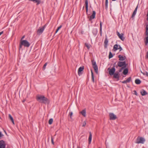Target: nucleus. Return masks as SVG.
Returning a JSON list of instances; mask_svg holds the SVG:
<instances>
[{
    "label": "nucleus",
    "instance_id": "23",
    "mask_svg": "<svg viewBox=\"0 0 148 148\" xmlns=\"http://www.w3.org/2000/svg\"><path fill=\"white\" fill-rule=\"evenodd\" d=\"M141 82L140 80L139 79H136L135 80V83L137 84H140Z\"/></svg>",
    "mask_w": 148,
    "mask_h": 148
},
{
    "label": "nucleus",
    "instance_id": "52",
    "mask_svg": "<svg viewBox=\"0 0 148 148\" xmlns=\"http://www.w3.org/2000/svg\"><path fill=\"white\" fill-rule=\"evenodd\" d=\"M4 132H5V133L6 134V132L5 131V130H4Z\"/></svg>",
    "mask_w": 148,
    "mask_h": 148
},
{
    "label": "nucleus",
    "instance_id": "20",
    "mask_svg": "<svg viewBox=\"0 0 148 148\" xmlns=\"http://www.w3.org/2000/svg\"><path fill=\"white\" fill-rule=\"evenodd\" d=\"M113 75H114V78L119 79V75L118 73L116 72L114 73Z\"/></svg>",
    "mask_w": 148,
    "mask_h": 148
},
{
    "label": "nucleus",
    "instance_id": "5",
    "mask_svg": "<svg viewBox=\"0 0 148 148\" xmlns=\"http://www.w3.org/2000/svg\"><path fill=\"white\" fill-rule=\"evenodd\" d=\"M145 141V139L141 137H138L137 139L136 143L137 144H143Z\"/></svg>",
    "mask_w": 148,
    "mask_h": 148
},
{
    "label": "nucleus",
    "instance_id": "37",
    "mask_svg": "<svg viewBox=\"0 0 148 148\" xmlns=\"http://www.w3.org/2000/svg\"><path fill=\"white\" fill-rule=\"evenodd\" d=\"M51 143H52V144L53 145H54V142H53V138L52 137H51Z\"/></svg>",
    "mask_w": 148,
    "mask_h": 148
},
{
    "label": "nucleus",
    "instance_id": "4",
    "mask_svg": "<svg viewBox=\"0 0 148 148\" xmlns=\"http://www.w3.org/2000/svg\"><path fill=\"white\" fill-rule=\"evenodd\" d=\"M92 64L93 66L95 71L96 73H98V67L96 64V62L94 60H92Z\"/></svg>",
    "mask_w": 148,
    "mask_h": 148
},
{
    "label": "nucleus",
    "instance_id": "40",
    "mask_svg": "<svg viewBox=\"0 0 148 148\" xmlns=\"http://www.w3.org/2000/svg\"><path fill=\"white\" fill-rule=\"evenodd\" d=\"M122 83H123L125 84V83H128V82H127V80H125V81H124L122 82Z\"/></svg>",
    "mask_w": 148,
    "mask_h": 148
},
{
    "label": "nucleus",
    "instance_id": "50",
    "mask_svg": "<svg viewBox=\"0 0 148 148\" xmlns=\"http://www.w3.org/2000/svg\"><path fill=\"white\" fill-rule=\"evenodd\" d=\"M77 148H81L80 147H79V146H77Z\"/></svg>",
    "mask_w": 148,
    "mask_h": 148
},
{
    "label": "nucleus",
    "instance_id": "15",
    "mask_svg": "<svg viewBox=\"0 0 148 148\" xmlns=\"http://www.w3.org/2000/svg\"><path fill=\"white\" fill-rule=\"evenodd\" d=\"M118 57L119 58V60L120 61L124 60L126 58V57L125 56H123L121 55H119L118 56Z\"/></svg>",
    "mask_w": 148,
    "mask_h": 148
},
{
    "label": "nucleus",
    "instance_id": "35",
    "mask_svg": "<svg viewBox=\"0 0 148 148\" xmlns=\"http://www.w3.org/2000/svg\"><path fill=\"white\" fill-rule=\"evenodd\" d=\"M86 124V121H84L82 124V126L83 127H85Z\"/></svg>",
    "mask_w": 148,
    "mask_h": 148
},
{
    "label": "nucleus",
    "instance_id": "56",
    "mask_svg": "<svg viewBox=\"0 0 148 148\" xmlns=\"http://www.w3.org/2000/svg\"><path fill=\"white\" fill-rule=\"evenodd\" d=\"M105 144H106V143H105Z\"/></svg>",
    "mask_w": 148,
    "mask_h": 148
},
{
    "label": "nucleus",
    "instance_id": "12",
    "mask_svg": "<svg viewBox=\"0 0 148 148\" xmlns=\"http://www.w3.org/2000/svg\"><path fill=\"white\" fill-rule=\"evenodd\" d=\"M108 42V40L107 39V35H106L105 40L104 42V47H105V48H107Z\"/></svg>",
    "mask_w": 148,
    "mask_h": 148
},
{
    "label": "nucleus",
    "instance_id": "17",
    "mask_svg": "<svg viewBox=\"0 0 148 148\" xmlns=\"http://www.w3.org/2000/svg\"><path fill=\"white\" fill-rule=\"evenodd\" d=\"M92 135L90 132H89V136L88 138V143L89 144H90L92 140Z\"/></svg>",
    "mask_w": 148,
    "mask_h": 148
},
{
    "label": "nucleus",
    "instance_id": "48",
    "mask_svg": "<svg viewBox=\"0 0 148 148\" xmlns=\"http://www.w3.org/2000/svg\"><path fill=\"white\" fill-rule=\"evenodd\" d=\"M11 121L12 122V123H13V124L14 125V120H13V121Z\"/></svg>",
    "mask_w": 148,
    "mask_h": 148
},
{
    "label": "nucleus",
    "instance_id": "2",
    "mask_svg": "<svg viewBox=\"0 0 148 148\" xmlns=\"http://www.w3.org/2000/svg\"><path fill=\"white\" fill-rule=\"evenodd\" d=\"M30 45L29 43L27 40H21L20 44L19 49L21 48L22 45H23L25 47H29Z\"/></svg>",
    "mask_w": 148,
    "mask_h": 148
},
{
    "label": "nucleus",
    "instance_id": "28",
    "mask_svg": "<svg viewBox=\"0 0 148 148\" xmlns=\"http://www.w3.org/2000/svg\"><path fill=\"white\" fill-rule=\"evenodd\" d=\"M53 122V119H50L49 121V123L50 125L52 124Z\"/></svg>",
    "mask_w": 148,
    "mask_h": 148
},
{
    "label": "nucleus",
    "instance_id": "33",
    "mask_svg": "<svg viewBox=\"0 0 148 148\" xmlns=\"http://www.w3.org/2000/svg\"><path fill=\"white\" fill-rule=\"evenodd\" d=\"M136 12H135V11H134L133 14H132V17H134L135 15V14H136Z\"/></svg>",
    "mask_w": 148,
    "mask_h": 148
},
{
    "label": "nucleus",
    "instance_id": "22",
    "mask_svg": "<svg viewBox=\"0 0 148 148\" xmlns=\"http://www.w3.org/2000/svg\"><path fill=\"white\" fill-rule=\"evenodd\" d=\"M141 94L143 96L147 94V92L145 90H143L141 92Z\"/></svg>",
    "mask_w": 148,
    "mask_h": 148
},
{
    "label": "nucleus",
    "instance_id": "27",
    "mask_svg": "<svg viewBox=\"0 0 148 148\" xmlns=\"http://www.w3.org/2000/svg\"><path fill=\"white\" fill-rule=\"evenodd\" d=\"M73 114V113L72 112H70L69 113V115L70 116L71 119H72V116Z\"/></svg>",
    "mask_w": 148,
    "mask_h": 148
},
{
    "label": "nucleus",
    "instance_id": "53",
    "mask_svg": "<svg viewBox=\"0 0 148 148\" xmlns=\"http://www.w3.org/2000/svg\"><path fill=\"white\" fill-rule=\"evenodd\" d=\"M25 101V100H24L23 101H23V102H24Z\"/></svg>",
    "mask_w": 148,
    "mask_h": 148
},
{
    "label": "nucleus",
    "instance_id": "34",
    "mask_svg": "<svg viewBox=\"0 0 148 148\" xmlns=\"http://www.w3.org/2000/svg\"><path fill=\"white\" fill-rule=\"evenodd\" d=\"M47 65V63H46L43 66V69L44 70H45V69L46 66Z\"/></svg>",
    "mask_w": 148,
    "mask_h": 148
},
{
    "label": "nucleus",
    "instance_id": "25",
    "mask_svg": "<svg viewBox=\"0 0 148 148\" xmlns=\"http://www.w3.org/2000/svg\"><path fill=\"white\" fill-rule=\"evenodd\" d=\"M91 76H92V80L93 82H94L95 80H94V75H93V73L92 71V70H91Z\"/></svg>",
    "mask_w": 148,
    "mask_h": 148
},
{
    "label": "nucleus",
    "instance_id": "54",
    "mask_svg": "<svg viewBox=\"0 0 148 148\" xmlns=\"http://www.w3.org/2000/svg\"><path fill=\"white\" fill-rule=\"evenodd\" d=\"M112 1H115L116 0H112Z\"/></svg>",
    "mask_w": 148,
    "mask_h": 148
},
{
    "label": "nucleus",
    "instance_id": "55",
    "mask_svg": "<svg viewBox=\"0 0 148 148\" xmlns=\"http://www.w3.org/2000/svg\"><path fill=\"white\" fill-rule=\"evenodd\" d=\"M121 70H120L119 71V72H121Z\"/></svg>",
    "mask_w": 148,
    "mask_h": 148
},
{
    "label": "nucleus",
    "instance_id": "49",
    "mask_svg": "<svg viewBox=\"0 0 148 148\" xmlns=\"http://www.w3.org/2000/svg\"><path fill=\"white\" fill-rule=\"evenodd\" d=\"M24 37H25V36H23L22 37V38H21V40H22L23 39V38H24Z\"/></svg>",
    "mask_w": 148,
    "mask_h": 148
},
{
    "label": "nucleus",
    "instance_id": "30",
    "mask_svg": "<svg viewBox=\"0 0 148 148\" xmlns=\"http://www.w3.org/2000/svg\"><path fill=\"white\" fill-rule=\"evenodd\" d=\"M113 57V55L112 53L110 52L109 53V58H110Z\"/></svg>",
    "mask_w": 148,
    "mask_h": 148
},
{
    "label": "nucleus",
    "instance_id": "43",
    "mask_svg": "<svg viewBox=\"0 0 148 148\" xmlns=\"http://www.w3.org/2000/svg\"><path fill=\"white\" fill-rule=\"evenodd\" d=\"M62 27V26L61 25L59 27H58L57 28L59 30Z\"/></svg>",
    "mask_w": 148,
    "mask_h": 148
},
{
    "label": "nucleus",
    "instance_id": "51",
    "mask_svg": "<svg viewBox=\"0 0 148 148\" xmlns=\"http://www.w3.org/2000/svg\"><path fill=\"white\" fill-rule=\"evenodd\" d=\"M101 32V33H100V35L101 36V34H101V32Z\"/></svg>",
    "mask_w": 148,
    "mask_h": 148
},
{
    "label": "nucleus",
    "instance_id": "32",
    "mask_svg": "<svg viewBox=\"0 0 148 148\" xmlns=\"http://www.w3.org/2000/svg\"><path fill=\"white\" fill-rule=\"evenodd\" d=\"M100 31L101 32L102 31V22H100Z\"/></svg>",
    "mask_w": 148,
    "mask_h": 148
},
{
    "label": "nucleus",
    "instance_id": "38",
    "mask_svg": "<svg viewBox=\"0 0 148 148\" xmlns=\"http://www.w3.org/2000/svg\"><path fill=\"white\" fill-rule=\"evenodd\" d=\"M118 49H119V51H121L122 50V48L120 45H119V48Z\"/></svg>",
    "mask_w": 148,
    "mask_h": 148
},
{
    "label": "nucleus",
    "instance_id": "47",
    "mask_svg": "<svg viewBox=\"0 0 148 148\" xmlns=\"http://www.w3.org/2000/svg\"><path fill=\"white\" fill-rule=\"evenodd\" d=\"M59 29H56V33L58 32V31H59Z\"/></svg>",
    "mask_w": 148,
    "mask_h": 148
},
{
    "label": "nucleus",
    "instance_id": "45",
    "mask_svg": "<svg viewBox=\"0 0 148 148\" xmlns=\"http://www.w3.org/2000/svg\"><path fill=\"white\" fill-rule=\"evenodd\" d=\"M145 75L147 76H148V73L147 72L145 73Z\"/></svg>",
    "mask_w": 148,
    "mask_h": 148
},
{
    "label": "nucleus",
    "instance_id": "11",
    "mask_svg": "<svg viewBox=\"0 0 148 148\" xmlns=\"http://www.w3.org/2000/svg\"><path fill=\"white\" fill-rule=\"evenodd\" d=\"M5 143L3 140L0 141V148H5Z\"/></svg>",
    "mask_w": 148,
    "mask_h": 148
},
{
    "label": "nucleus",
    "instance_id": "36",
    "mask_svg": "<svg viewBox=\"0 0 148 148\" xmlns=\"http://www.w3.org/2000/svg\"><path fill=\"white\" fill-rule=\"evenodd\" d=\"M131 77H129L127 80V81L128 82H129L130 81H131Z\"/></svg>",
    "mask_w": 148,
    "mask_h": 148
},
{
    "label": "nucleus",
    "instance_id": "7",
    "mask_svg": "<svg viewBox=\"0 0 148 148\" xmlns=\"http://www.w3.org/2000/svg\"><path fill=\"white\" fill-rule=\"evenodd\" d=\"M109 71V74L111 75H113L115 71V69L114 66L111 69H110V68H108V70Z\"/></svg>",
    "mask_w": 148,
    "mask_h": 148
},
{
    "label": "nucleus",
    "instance_id": "9",
    "mask_svg": "<svg viewBox=\"0 0 148 148\" xmlns=\"http://www.w3.org/2000/svg\"><path fill=\"white\" fill-rule=\"evenodd\" d=\"M109 116L110 120H114L117 118L116 116L113 113H110L109 114Z\"/></svg>",
    "mask_w": 148,
    "mask_h": 148
},
{
    "label": "nucleus",
    "instance_id": "44",
    "mask_svg": "<svg viewBox=\"0 0 148 148\" xmlns=\"http://www.w3.org/2000/svg\"><path fill=\"white\" fill-rule=\"evenodd\" d=\"M134 94L137 95V93L136 90H134Z\"/></svg>",
    "mask_w": 148,
    "mask_h": 148
},
{
    "label": "nucleus",
    "instance_id": "3",
    "mask_svg": "<svg viewBox=\"0 0 148 148\" xmlns=\"http://www.w3.org/2000/svg\"><path fill=\"white\" fill-rule=\"evenodd\" d=\"M118 65L119 66L121 67L123 66L122 67L121 69V70L123 69L124 68L126 67L127 66L126 64L125 61L121 62L119 61L118 63Z\"/></svg>",
    "mask_w": 148,
    "mask_h": 148
},
{
    "label": "nucleus",
    "instance_id": "41",
    "mask_svg": "<svg viewBox=\"0 0 148 148\" xmlns=\"http://www.w3.org/2000/svg\"><path fill=\"white\" fill-rule=\"evenodd\" d=\"M138 5L137 6V7H136V8L134 10V11L136 12L137 11V8H138Z\"/></svg>",
    "mask_w": 148,
    "mask_h": 148
},
{
    "label": "nucleus",
    "instance_id": "16",
    "mask_svg": "<svg viewBox=\"0 0 148 148\" xmlns=\"http://www.w3.org/2000/svg\"><path fill=\"white\" fill-rule=\"evenodd\" d=\"M80 113L84 116L86 117V110L85 109L83 110L82 111L80 112Z\"/></svg>",
    "mask_w": 148,
    "mask_h": 148
},
{
    "label": "nucleus",
    "instance_id": "21",
    "mask_svg": "<svg viewBox=\"0 0 148 148\" xmlns=\"http://www.w3.org/2000/svg\"><path fill=\"white\" fill-rule=\"evenodd\" d=\"M119 45H118L117 44L114 45L113 47V49L114 50V51H115L117 50L118 49H119V48H118V47H119Z\"/></svg>",
    "mask_w": 148,
    "mask_h": 148
},
{
    "label": "nucleus",
    "instance_id": "6",
    "mask_svg": "<svg viewBox=\"0 0 148 148\" xmlns=\"http://www.w3.org/2000/svg\"><path fill=\"white\" fill-rule=\"evenodd\" d=\"M45 28V26L42 27H40L37 31V34L38 35L41 34L43 32Z\"/></svg>",
    "mask_w": 148,
    "mask_h": 148
},
{
    "label": "nucleus",
    "instance_id": "13",
    "mask_svg": "<svg viewBox=\"0 0 148 148\" xmlns=\"http://www.w3.org/2000/svg\"><path fill=\"white\" fill-rule=\"evenodd\" d=\"M84 69V67L83 66L80 67L78 70V73L79 75H80L82 73L81 72Z\"/></svg>",
    "mask_w": 148,
    "mask_h": 148
},
{
    "label": "nucleus",
    "instance_id": "18",
    "mask_svg": "<svg viewBox=\"0 0 148 148\" xmlns=\"http://www.w3.org/2000/svg\"><path fill=\"white\" fill-rule=\"evenodd\" d=\"M85 7L86 10V12H87L88 11V0H85Z\"/></svg>",
    "mask_w": 148,
    "mask_h": 148
},
{
    "label": "nucleus",
    "instance_id": "42",
    "mask_svg": "<svg viewBox=\"0 0 148 148\" xmlns=\"http://www.w3.org/2000/svg\"><path fill=\"white\" fill-rule=\"evenodd\" d=\"M138 5L137 6V7H136V8L134 10V11L136 12L137 11V8H138Z\"/></svg>",
    "mask_w": 148,
    "mask_h": 148
},
{
    "label": "nucleus",
    "instance_id": "10",
    "mask_svg": "<svg viewBox=\"0 0 148 148\" xmlns=\"http://www.w3.org/2000/svg\"><path fill=\"white\" fill-rule=\"evenodd\" d=\"M117 35L119 37L122 41L124 40L125 38L123 37V34H120L119 33L117 32Z\"/></svg>",
    "mask_w": 148,
    "mask_h": 148
},
{
    "label": "nucleus",
    "instance_id": "39",
    "mask_svg": "<svg viewBox=\"0 0 148 148\" xmlns=\"http://www.w3.org/2000/svg\"><path fill=\"white\" fill-rule=\"evenodd\" d=\"M3 136V135L2 134L1 132L0 131V139L1 137Z\"/></svg>",
    "mask_w": 148,
    "mask_h": 148
},
{
    "label": "nucleus",
    "instance_id": "26",
    "mask_svg": "<svg viewBox=\"0 0 148 148\" xmlns=\"http://www.w3.org/2000/svg\"><path fill=\"white\" fill-rule=\"evenodd\" d=\"M108 0H106L105 2V8L106 9L108 8Z\"/></svg>",
    "mask_w": 148,
    "mask_h": 148
},
{
    "label": "nucleus",
    "instance_id": "46",
    "mask_svg": "<svg viewBox=\"0 0 148 148\" xmlns=\"http://www.w3.org/2000/svg\"><path fill=\"white\" fill-rule=\"evenodd\" d=\"M3 33V32L2 31L0 32V36Z\"/></svg>",
    "mask_w": 148,
    "mask_h": 148
},
{
    "label": "nucleus",
    "instance_id": "24",
    "mask_svg": "<svg viewBox=\"0 0 148 148\" xmlns=\"http://www.w3.org/2000/svg\"><path fill=\"white\" fill-rule=\"evenodd\" d=\"M128 72V70L127 69H125L124 70L123 73L124 75H125Z\"/></svg>",
    "mask_w": 148,
    "mask_h": 148
},
{
    "label": "nucleus",
    "instance_id": "14",
    "mask_svg": "<svg viewBox=\"0 0 148 148\" xmlns=\"http://www.w3.org/2000/svg\"><path fill=\"white\" fill-rule=\"evenodd\" d=\"M96 14V12L95 11H93L92 12V15H91L90 16V20H92V19L94 18L95 17Z\"/></svg>",
    "mask_w": 148,
    "mask_h": 148
},
{
    "label": "nucleus",
    "instance_id": "8",
    "mask_svg": "<svg viewBox=\"0 0 148 148\" xmlns=\"http://www.w3.org/2000/svg\"><path fill=\"white\" fill-rule=\"evenodd\" d=\"M146 35L148 36L146 38V41L145 42V45H147L148 43V24L146 25Z\"/></svg>",
    "mask_w": 148,
    "mask_h": 148
},
{
    "label": "nucleus",
    "instance_id": "29",
    "mask_svg": "<svg viewBox=\"0 0 148 148\" xmlns=\"http://www.w3.org/2000/svg\"><path fill=\"white\" fill-rule=\"evenodd\" d=\"M86 46V47L88 49H89L90 47V45L88 44L87 43H85V44Z\"/></svg>",
    "mask_w": 148,
    "mask_h": 148
},
{
    "label": "nucleus",
    "instance_id": "1",
    "mask_svg": "<svg viewBox=\"0 0 148 148\" xmlns=\"http://www.w3.org/2000/svg\"><path fill=\"white\" fill-rule=\"evenodd\" d=\"M36 99L40 103L48 104L49 103V100L43 95H37L36 97Z\"/></svg>",
    "mask_w": 148,
    "mask_h": 148
},
{
    "label": "nucleus",
    "instance_id": "19",
    "mask_svg": "<svg viewBox=\"0 0 148 148\" xmlns=\"http://www.w3.org/2000/svg\"><path fill=\"white\" fill-rule=\"evenodd\" d=\"M29 1H32L33 2L36 3L37 5H38L41 3V0H29Z\"/></svg>",
    "mask_w": 148,
    "mask_h": 148
},
{
    "label": "nucleus",
    "instance_id": "31",
    "mask_svg": "<svg viewBox=\"0 0 148 148\" xmlns=\"http://www.w3.org/2000/svg\"><path fill=\"white\" fill-rule=\"evenodd\" d=\"M9 118L11 120V121H13V119L10 114H9Z\"/></svg>",
    "mask_w": 148,
    "mask_h": 148
}]
</instances>
